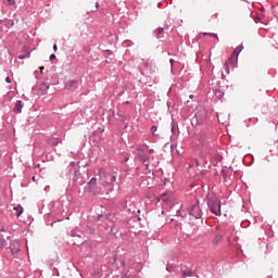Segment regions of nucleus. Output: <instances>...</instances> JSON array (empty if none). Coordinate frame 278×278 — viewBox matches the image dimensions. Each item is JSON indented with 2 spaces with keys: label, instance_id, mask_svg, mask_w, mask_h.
I'll use <instances>...</instances> for the list:
<instances>
[{
  "label": "nucleus",
  "instance_id": "bb28decb",
  "mask_svg": "<svg viewBox=\"0 0 278 278\" xmlns=\"http://www.w3.org/2000/svg\"><path fill=\"white\" fill-rule=\"evenodd\" d=\"M149 153H153V149H151V150L149 151Z\"/></svg>",
  "mask_w": 278,
  "mask_h": 278
},
{
  "label": "nucleus",
  "instance_id": "b1692460",
  "mask_svg": "<svg viewBox=\"0 0 278 278\" xmlns=\"http://www.w3.org/2000/svg\"><path fill=\"white\" fill-rule=\"evenodd\" d=\"M189 98H190V99H194V96L190 94Z\"/></svg>",
  "mask_w": 278,
  "mask_h": 278
},
{
  "label": "nucleus",
  "instance_id": "f8f14e48",
  "mask_svg": "<svg viewBox=\"0 0 278 278\" xmlns=\"http://www.w3.org/2000/svg\"><path fill=\"white\" fill-rule=\"evenodd\" d=\"M192 277V270H185L182 273V278Z\"/></svg>",
  "mask_w": 278,
  "mask_h": 278
},
{
  "label": "nucleus",
  "instance_id": "ddd939ff",
  "mask_svg": "<svg viewBox=\"0 0 278 278\" xmlns=\"http://www.w3.org/2000/svg\"><path fill=\"white\" fill-rule=\"evenodd\" d=\"M97 185V178H91L89 181V186H96Z\"/></svg>",
  "mask_w": 278,
  "mask_h": 278
},
{
  "label": "nucleus",
  "instance_id": "4468645a",
  "mask_svg": "<svg viewBox=\"0 0 278 278\" xmlns=\"http://www.w3.org/2000/svg\"><path fill=\"white\" fill-rule=\"evenodd\" d=\"M114 181H116V176H115V175H113V176L111 177L109 184H114Z\"/></svg>",
  "mask_w": 278,
  "mask_h": 278
},
{
  "label": "nucleus",
  "instance_id": "4be33fe9",
  "mask_svg": "<svg viewBox=\"0 0 278 278\" xmlns=\"http://www.w3.org/2000/svg\"><path fill=\"white\" fill-rule=\"evenodd\" d=\"M50 60H55V54H51Z\"/></svg>",
  "mask_w": 278,
  "mask_h": 278
},
{
  "label": "nucleus",
  "instance_id": "9d476101",
  "mask_svg": "<svg viewBox=\"0 0 278 278\" xmlns=\"http://www.w3.org/2000/svg\"><path fill=\"white\" fill-rule=\"evenodd\" d=\"M154 34L156 35V38H162V34H164V28H157Z\"/></svg>",
  "mask_w": 278,
  "mask_h": 278
},
{
  "label": "nucleus",
  "instance_id": "6e6552de",
  "mask_svg": "<svg viewBox=\"0 0 278 278\" xmlns=\"http://www.w3.org/2000/svg\"><path fill=\"white\" fill-rule=\"evenodd\" d=\"M13 210H14L15 216H17V218L21 216V214H23V206H21V204H17L16 206H14Z\"/></svg>",
  "mask_w": 278,
  "mask_h": 278
},
{
  "label": "nucleus",
  "instance_id": "6ab92c4d",
  "mask_svg": "<svg viewBox=\"0 0 278 278\" xmlns=\"http://www.w3.org/2000/svg\"><path fill=\"white\" fill-rule=\"evenodd\" d=\"M5 81H7V84H12V80L10 79V77H7Z\"/></svg>",
  "mask_w": 278,
  "mask_h": 278
},
{
  "label": "nucleus",
  "instance_id": "393cba45",
  "mask_svg": "<svg viewBox=\"0 0 278 278\" xmlns=\"http://www.w3.org/2000/svg\"><path fill=\"white\" fill-rule=\"evenodd\" d=\"M42 71H45V67H40V72L42 73Z\"/></svg>",
  "mask_w": 278,
  "mask_h": 278
},
{
  "label": "nucleus",
  "instance_id": "1a4fd4ad",
  "mask_svg": "<svg viewBox=\"0 0 278 278\" xmlns=\"http://www.w3.org/2000/svg\"><path fill=\"white\" fill-rule=\"evenodd\" d=\"M39 88L42 91V94H47V90H49V85L46 83H41Z\"/></svg>",
  "mask_w": 278,
  "mask_h": 278
},
{
  "label": "nucleus",
  "instance_id": "9b49d317",
  "mask_svg": "<svg viewBox=\"0 0 278 278\" xmlns=\"http://www.w3.org/2000/svg\"><path fill=\"white\" fill-rule=\"evenodd\" d=\"M169 197H168V194H166V193H163L162 195H161V201H163V203H168V201H169Z\"/></svg>",
  "mask_w": 278,
  "mask_h": 278
},
{
  "label": "nucleus",
  "instance_id": "5701e85b",
  "mask_svg": "<svg viewBox=\"0 0 278 278\" xmlns=\"http://www.w3.org/2000/svg\"><path fill=\"white\" fill-rule=\"evenodd\" d=\"M18 60H25V55H20Z\"/></svg>",
  "mask_w": 278,
  "mask_h": 278
},
{
  "label": "nucleus",
  "instance_id": "f257e3e1",
  "mask_svg": "<svg viewBox=\"0 0 278 278\" xmlns=\"http://www.w3.org/2000/svg\"><path fill=\"white\" fill-rule=\"evenodd\" d=\"M240 51H242V46L237 47L231 56L225 62L226 71H229V66H233L236 62H238V55H240Z\"/></svg>",
  "mask_w": 278,
  "mask_h": 278
},
{
  "label": "nucleus",
  "instance_id": "423d86ee",
  "mask_svg": "<svg viewBox=\"0 0 278 278\" xmlns=\"http://www.w3.org/2000/svg\"><path fill=\"white\" fill-rule=\"evenodd\" d=\"M13 112H14L15 114H21V112H23V102H22V101H17V102L15 103V106H14V109H13Z\"/></svg>",
  "mask_w": 278,
  "mask_h": 278
},
{
  "label": "nucleus",
  "instance_id": "a878e982",
  "mask_svg": "<svg viewBox=\"0 0 278 278\" xmlns=\"http://www.w3.org/2000/svg\"><path fill=\"white\" fill-rule=\"evenodd\" d=\"M71 84H72V86H73V84H76V83H75V80H72Z\"/></svg>",
  "mask_w": 278,
  "mask_h": 278
},
{
  "label": "nucleus",
  "instance_id": "dca6fc26",
  "mask_svg": "<svg viewBox=\"0 0 278 278\" xmlns=\"http://www.w3.org/2000/svg\"><path fill=\"white\" fill-rule=\"evenodd\" d=\"M16 3V0H8L9 5H14Z\"/></svg>",
  "mask_w": 278,
  "mask_h": 278
},
{
  "label": "nucleus",
  "instance_id": "2eb2a0df",
  "mask_svg": "<svg viewBox=\"0 0 278 278\" xmlns=\"http://www.w3.org/2000/svg\"><path fill=\"white\" fill-rule=\"evenodd\" d=\"M4 244H5V240L4 239H0V249H3Z\"/></svg>",
  "mask_w": 278,
  "mask_h": 278
},
{
  "label": "nucleus",
  "instance_id": "20e7f679",
  "mask_svg": "<svg viewBox=\"0 0 278 278\" xmlns=\"http://www.w3.org/2000/svg\"><path fill=\"white\" fill-rule=\"evenodd\" d=\"M189 214L190 216H193V218H201V207H199L198 204L191 206Z\"/></svg>",
  "mask_w": 278,
  "mask_h": 278
},
{
  "label": "nucleus",
  "instance_id": "f03ea898",
  "mask_svg": "<svg viewBox=\"0 0 278 278\" xmlns=\"http://www.w3.org/2000/svg\"><path fill=\"white\" fill-rule=\"evenodd\" d=\"M210 211L212 214H215V216H222L223 213H220V200L218 199H211L207 203Z\"/></svg>",
  "mask_w": 278,
  "mask_h": 278
},
{
  "label": "nucleus",
  "instance_id": "39448f33",
  "mask_svg": "<svg viewBox=\"0 0 278 278\" xmlns=\"http://www.w3.org/2000/svg\"><path fill=\"white\" fill-rule=\"evenodd\" d=\"M10 249H11V253H13V255L15 253H18L21 251V242L18 240L12 241Z\"/></svg>",
  "mask_w": 278,
  "mask_h": 278
},
{
  "label": "nucleus",
  "instance_id": "aec40b11",
  "mask_svg": "<svg viewBox=\"0 0 278 278\" xmlns=\"http://www.w3.org/2000/svg\"><path fill=\"white\" fill-rule=\"evenodd\" d=\"M143 64H144V66H146L147 68H149V67L151 66V64H149V62H144Z\"/></svg>",
  "mask_w": 278,
  "mask_h": 278
},
{
  "label": "nucleus",
  "instance_id": "7ed1b4c3",
  "mask_svg": "<svg viewBox=\"0 0 278 278\" xmlns=\"http://www.w3.org/2000/svg\"><path fill=\"white\" fill-rule=\"evenodd\" d=\"M138 157L139 160L142 161V164H144V166H147V168H149V166H157L160 164V161L157 160H150L147 157V155H144L143 153H138Z\"/></svg>",
  "mask_w": 278,
  "mask_h": 278
},
{
  "label": "nucleus",
  "instance_id": "0eeeda50",
  "mask_svg": "<svg viewBox=\"0 0 278 278\" xmlns=\"http://www.w3.org/2000/svg\"><path fill=\"white\" fill-rule=\"evenodd\" d=\"M220 242H223V236H220V235H217V236L212 240L213 247H218V244H220Z\"/></svg>",
  "mask_w": 278,
  "mask_h": 278
},
{
  "label": "nucleus",
  "instance_id": "412c9836",
  "mask_svg": "<svg viewBox=\"0 0 278 278\" xmlns=\"http://www.w3.org/2000/svg\"><path fill=\"white\" fill-rule=\"evenodd\" d=\"M53 51H58V45L54 43Z\"/></svg>",
  "mask_w": 278,
  "mask_h": 278
},
{
  "label": "nucleus",
  "instance_id": "f3484780",
  "mask_svg": "<svg viewBox=\"0 0 278 278\" xmlns=\"http://www.w3.org/2000/svg\"><path fill=\"white\" fill-rule=\"evenodd\" d=\"M208 36H212L213 38H216L218 40V35H216L214 33H208Z\"/></svg>",
  "mask_w": 278,
  "mask_h": 278
},
{
  "label": "nucleus",
  "instance_id": "a211bd4d",
  "mask_svg": "<svg viewBox=\"0 0 278 278\" xmlns=\"http://www.w3.org/2000/svg\"><path fill=\"white\" fill-rule=\"evenodd\" d=\"M151 131H152V134H155V131H157V126H152Z\"/></svg>",
  "mask_w": 278,
  "mask_h": 278
}]
</instances>
